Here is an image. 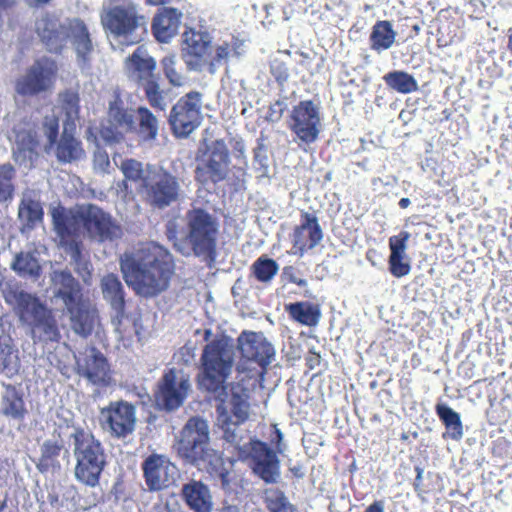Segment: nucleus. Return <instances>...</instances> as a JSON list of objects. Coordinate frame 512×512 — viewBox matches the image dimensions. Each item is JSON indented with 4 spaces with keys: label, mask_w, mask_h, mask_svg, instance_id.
Masks as SVG:
<instances>
[{
    "label": "nucleus",
    "mask_w": 512,
    "mask_h": 512,
    "mask_svg": "<svg viewBox=\"0 0 512 512\" xmlns=\"http://www.w3.org/2000/svg\"><path fill=\"white\" fill-rule=\"evenodd\" d=\"M142 470L150 491H159L170 486L177 473V467L167 457L159 454L148 456L142 463Z\"/></svg>",
    "instance_id": "obj_19"
},
{
    "label": "nucleus",
    "mask_w": 512,
    "mask_h": 512,
    "mask_svg": "<svg viewBox=\"0 0 512 512\" xmlns=\"http://www.w3.org/2000/svg\"><path fill=\"white\" fill-rule=\"evenodd\" d=\"M120 268L125 282L136 294L153 297L168 288L174 264L167 249L150 242L124 253Z\"/></svg>",
    "instance_id": "obj_1"
},
{
    "label": "nucleus",
    "mask_w": 512,
    "mask_h": 512,
    "mask_svg": "<svg viewBox=\"0 0 512 512\" xmlns=\"http://www.w3.org/2000/svg\"><path fill=\"white\" fill-rule=\"evenodd\" d=\"M11 139H14V160L25 167H32L38 146L34 124L28 121L19 122L13 127Z\"/></svg>",
    "instance_id": "obj_20"
},
{
    "label": "nucleus",
    "mask_w": 512,
    "mask_h": 512,
    "mask_svg": "<svg viewBox=\"0 0 512 512\" xmlns=\"http://www.w3.org/2000/svg\"><path fill=\"white\" fill-rule=\"evenodd\" d=\"M190 389V379L183 371L168 369L157 383L155 402L162 410L174 411L183 405Z\"/></svg>",
    "instance_id": "obj_12"
},
{
    "label": "nucleus",
    "mask_w": 512,
    "mask_h": 512,
    "mask_svg": "<svg viewBox=\"0 0 512 512\" xmlns=\"http://www.w3.org/2000/svg\"><path fill=\"white\" fill-rule=\"evenodd\" d=\"M60 244L70 256L71 261L79 265L82 257L81 241L78 238H66L60 239Z\"/></svg>",
    "instance_id": "obj_56"
},
{
    "label": "nucleus",
    "mask_w": 512,
    "mask_h": 512,
    "mask_svg": "<svg viewBox=\"0 0 512 512\" xmlns=\"http://www.w3.org/2000/svg\"><path fill=\"white\" fill-rule=\"evenodd\" d=\"M68 42L73 46L78 65L82 70L89 68L93 43L86 24L79 18L68 19Z\"/></svg>",
    "instance_id": "obj_25"
},
{
    "label": "nucleus",
    "mask_w": 512,
    "mask_h": 512,
    "mask_svg": "<svg viewBox=\"0 0 512 512\" xmlns=\"http://www.w3.org/2000/svg\"><path fill=\"white\" fill-rule=\"evenodd\" d=\"M202 94L191 91L180 97L172 106L168 123L177 138H187L202 122Z\"/></svg>",
    "instance_id": "obj_11"
},
{
    "label": "nucleus",
    "mask_w": 512,
    "mask_h": 512,
    "mask_svg": "<svg viewBox=\"0 0 512 512\" xmlns=\"http://www.w3.org/2000/svg\"><path fill=\"white\" fill-rule=\"evenodd\" d=\"M383 80L390 89L401 94H409L418 90V82L414 76L402 70L386 73Z\"/></svg>",
    "instance_id": "obj_40"
},
{
    "label": "nucleus",
    "mask_w": 512,
    "mask_h": 512,
    "mask_svg": "<svg viewBox=\"0 0 512 512\" xmlns=\"http://www.w3.org/2000/svg\"><path fill=\"white\" fill-rule=\"evenodd\" d=\"M42 131L48 140V147H52L58 138L59 120L54 111L45 115L42 122Z\"/></svg>",
    "instance_id": "obj_51"
},
{
    "label": "nucleus",
    "mask_w": 512,
    "mask_h": 512,
    "mask_svg": "<svg viewBox=\"0 0 512 512\" xmlns=\"http://www.w3.org/2000/svg\"><path fill=\"white\" fill-rule=\"evenodd\" d=\"M93 166L94 169L99 173H107L110 167V160L108 153L97 147L93 155Z\"/></svg>",
    "instance_id": "obj_60"
},
{
    "label": "nucleus",
    "mask_w": 512,
    "mask_h": 512,
    "mask_svg": "<svg viewBox=\"0 0 512 512\" xmlns=\"http://www.w3.org/2000/svg\"><path fill=\"white\" fill-rule=\"evenodd\" d=\"M2 294L20 325L30 331L34 343L60 340L61 334L53 310L36 293L29 292L18 284H6Z\"/></svg>",
    "instance_id": "obj_4"
},
{
    "label": "nucleus",
    "mask_w": 512,
    "mask_h": 512,
    "mask_svg": "<svg viewBox=\"0 0 512 512\" xmlns=\"http://www.w3.org/2000/svg\"><path fill=\"white\" fill-rule=\"evenodd\" d=\"M74 129L64 125L62 136L56 147V157L61 163H71L85 156L81 142L74 137Z\"/></svg>",
    "instance_id": "obj_32"
},
{
    "label": "nucleus",
    "mask_w": 512,
    "mask_h": 512,
    "mask_svg": "<svg viewBox=\"0 0 512 512\" xmlns=\"http://www.w3.org/2000/svg\"><path fill=\"white\" fill-rule=\"evenodd\" d=\"M239 455L247 454L250 459L252 471L265 483H276L280 477V461L277 452L260 440H251L236 449Z\"/></svg>",
    "instance_id": "obj_13"
},
{
    "label": "nucleus",
    "mask_w": 512,
    "mask_h": 512,
    "mask_svg": "<svg viewBox=\"0 0 512 512\" xmlns=\"http://www.w3.org/2000/svg\"><path fill=\"white\" fill-rule=\"evenodd\" d=\"M397 33L390 21H377L372 27L370 34L371 49L380 53L390 49L396 39Z\"/></svg>",
    "instance_id": "obj_38"
},
{
    "label": "nucleus",
    "mask_w": 512,
    "mask_h": 512,
    "mask_svg": "<svg viewBox=\"0 0 512 512\" xmlns=\"http://www.w3.org/2000/svg\"><path fill=\"white\" fill-rule=\"evenodd\" d=\"M231 162L228 147L223 139L213 140L205 145V151L197 160L195 179L202 185L224 181Z\"/></svg>",
    "instance_id": "obj_10"
},
{
    "label": "nucleus",
    "mask_w": 512,
    "mask_h": 512,
    "mask_svg": "<svg viewBox=\"0 0 512 512\" xmlns=\"http://www.w3.org/2000/svg\"><path fill=\"white\" fill-rule=\"evenodd\" d=\"M288 126L302 143H314L321 127L319 108L311 100L300 101L291 111Z\"/></svg>",
    "instance_id": "obj_15"
},
{
    "label": "nucleus",
    "mask_w": 512,
    "mask_h": 512,
    "mask_svg": "<svg viewBox=\"0 0 512 512\" xmlns=\"http://www.w3.org/2000/svg\"><path fill=\"white\" fill-rule=\"evenodd\" d=\"M15 176V168L10 163L0 165V203L13 199Z\"/></svg>",
    "instance_id": "obj_47"
},
{
    "label": "nucleus",
    "mask_w": 512,
    "mask_h": 512,
    "mask_svg": "<svg viewBox=\"0 0 512 512\" xmlns=\"http://www.w3.org/2000/svg\"><path fill=\"white\" fill-rule=\"evenodd\" d=\"M79 217L84 221V230L96 241H112L121 236V228L112 217L94 204L80 206Z\"/></svg>",
    "instance_id": "obj_16"
},
{
    "label": "nucleus",
    "mask_w": 512,
    "mask_h": 512,
    "mask_svg": "<svg viewBox=\"0 0 512 512\" xmlns=\"http://www.w3.org/2000/svg\"><path fill=\"white\" fill-rule=\"evenodd\" d=\"M285 309L293 320L305 326H316L321 318L319 306L308 301L290 303Z\"/></svg>",
    "instance_id": "obj_36"
},
{
    "label": "nucleus",
    "mask_w": 512,
    "mask_h": 512,
    "mask_svg": "<svg viewBox=\"0 0 512 512\" xmlns=\"http://www.w3.org/2000/svg\"><path fill=\"white\" fill-rule=\"evenodd\" d=\"M213 58L217 63L227 62L230 58H232L228 42H223L222 44L216 46L215 56Z\"/></svg>",
    "instance_id": "obj_64"
},
{
    "label": "nucleus",
    "mask_w": 512,
    "mask_h": 512,
    "mask_svg": "<svg viewBox=\"0 0 512 512\" xmlns=\"http://www.w3.org/2000/svg\"><path fill=\"white\" fill-rule=\"evenodd\" d=\"M267 507L270 512H294L293 505L282 492H276L269 496Z\"/></svg>",
    "instance_id": "obj_53"
},
{
    "label": "nucleus",
    "mask_w": 512,
    "mask_h": 512,
    "mask_svg": "<svg viewBox=\"0 0 512 512\" xmlns=\"http://www.w3.org/2000/svg\"><path fill=\"white\" fill-rule=\"evenodd\" d=\"M143 193L149 206L162 210L180 201L184 191L178 175L160 167L143 179Z\"/></svg>",
    "instance_id": "obj_9"
},
{
    "label": "nucleus",
    "mask_w": 512,
    "mask_h": 512,
    "mask_svg": "<svg viewBox=\"0 0 512 512\" xmlns=\"http://www.w3.org/2000/svg\"><path fill=\"white\" fill-rule=\"evenodd\" d=\"M120 169L127 180L136 182L145 178L142 163L135 159L123 160Z\"/></svg>",
    "instance_id": "obj_52"
},
{
    "label": "nucleus",
    "mask_w": 512,
    "mask_h": 512,
    "mask_svg": "<svg viewBox=\"0 0 512 512\" xmlns=\"http://www.w3.org/2000/svg\"><path fill=\"white\" fill-rule=\"evenodd\" d=\"M103 298L109 303L115 316L112 323L117 325L121 322L125 312V291L119 277L113 273L104 275L100 282Z\"/></svg>",
    "instance_id": "obj_28"
},
{
    "label": "nucleus",
    "mask_w": 512,
    "mask_h": 512,
    "mask_svg": "<svg viewBox=\"0 0 512 512\" xmlns=\"http://www.w3.org/2000/svg\"><path fill=\"white\" fill-rule=\"evenodd\" d=\"M73 332L83 338L92 334L98 321L97 311L90 308L83 300L76 305L65 308Z\"/></svg>",
    "instance_id": "obj_30"
},
{
    "label": "nucleus",
    "mask_w": 512,
    "mask_h": 512,
    "mask_svg": "<svg viewBox=\"0 0 512 512\" xmlns=\"http://www.w3.org/2000/svg\"><path fill=\"white\" fill-rule=\"evenodd\" d=\"M195 359V347L192 344H186L174 354V360L178 364L189 366Z\"/></svg>",
    "instance_id": "obj_59"
},
{
    "label": "nucleus",
    "mask_w": 512,
    "mask_h": 512,
    "mask_svg": "<svg viewBox=\"0 0 512 512\" xmlns=\"http://www.w3.org/2000/svg\"><path fill=\"white\" fill-rule=\"evenodd\" d=\"M182 13L175 8H163L153 19L152 30L155 38L167 43L177 32Z\"/></svg>",
    "instance_id": "obj_31"
},
{
    "label": "nucleus",
    "mask_w": 512,
    "mask_h": 512,
    "mask_svg": "<svg viewBox=\"0 0 512 512\" xmlns=\"http://www.w3.org/2000/svg\"><path fill=\"white\" fill-rule=\"evenodd\" d=\"M70 437L73 440V454L76 459V480L86 486L96 487L106 465V455L101 442L92 433L83 429H75Z\"/></svg>",
    "instance_id": "obj_6"
},
{
    "label": "nucleus",
    "mask_w": 512,
    "mask_h": 512,
    "mask_svg": "<svg viewBox=\"0 0 512 512\" xmlns=\"http://www.w3.org/2000/svg\"><path fill=\"white\" fill-rule=\"evenodd\" d=\"M237 342L242 357L257 363L262 368L275 360V347L262 332L243 331Z\"/></svg>",
    "instance_id": "obj_17"
},
{
    "label": "nucleus",
    "mask_w": 512,
    "mask_h": 512,
    "mask_svg": "<svg viewBox=\"0 0 512 512\" xmlns=\"http://www.w3.org/2000/svg\"><path fill=\"white\" fill-rule=\"evenodd\" d=\"M63 109L67 118L64 125H68V128L75 129V121L79 113L78 98L74 95L68 96L64 100Z\"/></svg>",
    "instance_id": "obj_55"
},
{
    "label": "nucleus",
    "mask_w": 512,
    "mask_h": 512,
    "mask_svg": "<svg viewBox=\"0 0 512 512\" xmlns=\"http://www.w3.org/2000/svg\"><path fill=\"white\" fill-rule=\"evenodd\" d=\"M287 109V102L285 99L277 100L273 104L270 105L269 110L267 112L266 119L269 122H278L284 111Z\"/></svg>",
    "instance_id": "obj_62"
},
{
    "label": "nucleus",
    "mask_w": 512,
    "mask_h": 512,
    "mask_svg": "<svg viewBox=\"0 0 512 512\" xmlns=\"http://www.w3.org/2000/svg\"><path fill=\"white\" fill-rule=\"evenodd\" d=\"M436 413L447 430L443 436H448L455 441L461 440L464 435V430L460 414L446 404H437Z\"/></svg>",
    "instance_id": "obj_39"
},
{
    "label": "nucleus",
    "mask_w": 512,
    "mask_h": 512,
    "mask_svg": "<svg viewBox=\"0 0 512 512\" xmlns=\"http://www.w3.org/2000/svg\"><path fill=\"white\" fill-rule=\"evenodd\" d=\"M138 127L136 131L138 135L145 141L155 140L158 135L159 121L157 117L144 106H140L136 110Z\"/></svg>",
    "instance_id": "obj_41"
},
{
    "label": "nucleus",
    "mask_w": 512,
    "mask_h": 512,
    "mask_svg": "<svg viewBox=\"0 0 512 512\" xmlns=\"http://www.w3.org/2000/svg\"><path fill=\"white\" fill-rule=\"evenodd\" d=\"M104 30L122 43L132 45L140 42L146 31V20L137 4L131 0L104 8L101 13Z\"/></svg>",
    "instance_id": "obj_7"
},
{
    "label": "nucleus",
    "mask_w": 512,
    "mask_h": 512,
    "mask_svg": "<svg viewBox=\"0 0 512 512\" xmlns=\"http://www.w3.org/2000/svg\"><path fill=\"white\" fill-rule=\"evenodd\" d=\"M293 245L298 249L300 256H303L304 253L309 250L308 249V239L306 237V232L302 230V225L300 224L295 228L293 233Z\"/></svg>",
    "instance_id": "obj_61"
},
{
    "label": "nucleus",
    "mask_w": 512,
    "mask_h": 512,
    "mask_svg": "<svg viewBox=\"0 0 512 512\" xmlns=\"http://www.w3.org/2000/svg\"><path fill=\"white\" fill-rule=\"evenodd\" d=\"M10 268L21 278L37 280L42 272L37 251H21L15 254Z\"/></svg>",
    "instance_id": "obj_33"
},
{
    "label": "nucleus",
    "mask_w": 512,
    "mask_h": 512,
    "mask_svg": "<svg viewBox=\"0 0 512 512\" xmlns=\"http://www.w3.org/2000/svg\"><path fill=\"white\" fill-rule=\"evenodd\" d=\"M180 496L193 512H212L213 497L209 487L201 481L189 480L182 485Z\"/></svg>",
    "instance_id": "obj_27"
},
{
    "label": "nucleus",
    "mask_w": 512,
    "mask_h": 512,
    "mask_svg": "<svg viewBox=\"0 0 512 512\" xmlns=\"http://www.w3.org/2000/svg\"><path fill=\"white\" fill-rule=\"evenodd\" d=\"M183 221L182 229H178L176 220L166 223L165 235L173 247L185 257L214 260L220 228L217 217L201 207H193L186 211Z\"/></svg>",
    "instance_id": "obj_2"
},
{
    "label": "nucleus",
    "mask_w": 512,
    "mask_h": 512,
    "mask_svg": "<svg viewBox=\"0 0 512 512\" xmlns=\"http://www.w3.org/2000/svg\"><path fill=\"white\" fill-rule=\"evenodd\" d=\"M270 73L281 89H283L290 76L286 63L277 58L273 59L270 62Z\"/></svg>",
    "instance_id": "obj_54"
},
{
    "label": "nucleus",
    "mask_w": 512,
    "mask_h": 512,
    "mask_svg": "<svg viewBox=\"0 0 512 512\" xmlns=\"http://www.w3.org/2000/svg\"><path fill=\"white\" fill-rule=\"evenodd\" d=\"M3 415L15 420H23L27 414L22 393L13 385H4L0 399Z\"/></svg>",
    "instance_id": "obj_34"
},
{
    "label": "nucleus",
    "mask_w": 512,
    "mask_h": 512,
    "mask_svg": "<svg viewBox=\"0 0 512 512\" xmlns=\"http://www.w3.org/2000/svg\"><path fill=\"white\" fill-rule=\"evenodd\" d=\"M177 454L186 462L206 470L227 494L232 491L229 471L221 454L210 447L208 422L200 417L190 418L175 445Z\"/></svg>",
    "instance_id": "obj_3"
},
{
    "label": "nucleus",
    "mask_w": 512,
    "mask_h": 512,
    "mask_svg": "<svg viewBox=\"0 0 512 512\" xmlns=\"http://www.w3.org/2000/svg\"><path fill=\"white\" fill-rule=\"evenodd\" d=\"M123 132L114 123L110 122L109 125L102 127L100 135L106 143H115L122 140Z\"/></svg>",
    "instance_id": "obj_58"
},
{
    "label": "nucleus",
    "mask_w": 512,
    "mask_h": 512,
    "mask_svg": "<svg viewBox=\"0 0 512 512\" xmlns=\"http://www.w3.org/2000/svg\"><path fill=\"white\" fill-rule=\"evenodd\" d=\"M68 19L61 22L54 16H45L36 23V30L45 44L47 50L52 53H60L68 43Z\"/></svg>",
    "instance_id": "obj_24"
},
{
    "label": "nucleus",
    "mask_w": 512,
    "mask_h": 512,
    "mask_svg": "<svg viewBox=\"0 0 512 512\" xmlns=\"http://www.w3.org/2000/svg\"><path fill=\"white\" fill-rule=\"evenodd\" d=\"M147 101L154 108L160 111H164L167 108L166 96L160 85L157 82L152 83L142 88Z\"/></svg>",
    "instance_id": "obj_49"
},
{
    "label": "nucleus",
    "mask_w": 512,
    "mask_h": 512,
    "mask_svg": "<svg viewBox=\"0 0 512 512\" xmlns=\"http://www.w3.org/2000/svg\"><path fill=\"white\" fill-rule=\"evenodd\" d=\"M18 219L24 229L31 230L42 222L43 208L41 203L28 193L23 194L18 207Z\"/></svg>",
    "instance_id": "obj_35"
},
{
    "label": "nucleus",
    "mask_w": 512,
    "mask_h": 512,
    "mask_svg": "<svg viewBox=\"0 0 512 512\" xmlns=\"http://www.w3.org/2000/svg\"><path fill=\"white\" fill-rule=\"evenodd\" d=\"M248 393L244 390H234L230 399V411L223 403L216 408V426L227 448L240 449L245 439L242 424L249 418L250 404ZM224 402V400H220Z\"/></svg>",
    "instance_id": "obj_8"
},
{
    "label": "nucleus",
    "mask_w": 512,
    "mask_h": 512,
    "mask_svg": "<svg viewBox=\"0 0 512 512\" xmlns=\"http://www.w3.org/2000/svg\"><path fill=\"white\" fill-rule=\"evenodd\" d=\"M52 74V69L38 60L17 79L15 90L22 96L38 95L50 87Z\"/></svg>",
    "instance_id": "obj_23"
},
{
    "label": "nucleus",
    "mask_w": 512,
    "mask_h": 512,
    "mask_svg": "<svg viewBox=\"0 0 512 512\" xmlns=\"http://www.w3.org/2000/svg\"><path fill=\"white\" fill-rule=\"evenodd\" d=\"M212 37L206 31L188 29L183 33V57L190 70L200 71L202 59L211 50Z\"/></svg>",
    "instance_id": "obj_21"
},
{
    "label": "nucleus",
    "mask_w": 512,
    "mask_h": 512,
    "mask_svg": "<svg viewBox=\"0 0 512 512\" xmlns=\"http://www.w3.org/2000/svg\"><path fill=\"white\" fill-rule=\"evenodd\" d=\"M388 263L390 273L396 278L404 277L411 271L407 255H389Z\"/></svg>",
    "instance_id": "obj_50"
},
{
    "label": "nucleus",
    "mask_w": 512,
    "mask_h": 512,
    "mask_svg": "<svg viewBox=\"0 0 512 512\" xmlns=\"http://www.w3.org/2000/svg\"><path fill=\"white\" fill-rule=\"evenodd\" d=\"M301 225L309 242L308 249H314L323 239V231L317 216L314 213L303 212L301 214Z\"/></svg>",
    "instance_id": "obj_45"
},
{
    "label": "nucleus",
    "mask_w": 512,
    "mask_h": 512,
    "mask_svg": "<svg viewBox=\"0 0 512 512\" xmlns=\"http://www.w3.org/2000/svg\"><path fill=\"white\" fill-rule=\"evenodd\" d=\"M80 206L75 211L54 208L52 211V220L54 230L60 239L78 238L84 232V221L79 217Z\"/></svg>",
    "instance_id": "obj_29"
},
{
    "label": "nucleus",
    "mask_w": 512,
    "mask_h": 512,
    "mask_svg": "<svg viewBox=\"0 0 512 512\" xmlns=\"http://www.w3.org/2000/svg\"><path fill=\"white\" fill-rule=\"evenodd\" d=\"M78 373L94 385H106L109 380V365L105 356L91 348L83 361H77Z\"/></svg>",
    "instance_id": "obj_26"
},
{
    "label": "nucleus",
    "mask_w": 512,
    "mask_h": 512,
    "mask_svg": "<svg viewBox=\"0 0 512 512\" xmlns=\"http://www.w3.org/2000/svg\"><path fill=\"white\" fill-rule=\"evenodd\" d=\"M136 420V408L126 401L111 402L101 409L99 415L103 430L119 439H124L134 432Z\"/></svg>",
    "instance_id": "obj_14"
},
{
    "label": "nucleus",
    "mask_w": 512,
    "mask_h": 512,
    "mask_svg": "<svg viewBox=\"0 0 512 512\" xmlns=\"http://www.w3.org/2000/svg\"><path fill=\"white\" fill-rule=\"evenodd\" d=\"M126 66L129 78L141 88L159 80L155 74L156 61L143 46L137 47L129 56Z\"/></svg>",
    "instance_id": "obj_22"
},
{
    "label": "nucleus",
    "mask_w": 512,
    "mask_h": 512,
    "mask_svg": "<svg viewBox=\"0 0 512 512\" xmlns=\"http://www.w3.org/2000/svg\"><path fill=\"white\" fill-rule=\"evenodd\" d=\"M49 291L55 303L60 301L66 308L83 300L80 282L67 269H54L49 274Z\"/></svg>",
    "instance_id": "obj_18"
},
{
    "label": "nucleus",
    "mask_w": 512,
    "mask_h": 512,
    "mask_svg": "<svg viewBox=\"0 0 512 512\" xmlns=\"http://www.w3.org/2000/svg\"><path fill=\"white\" fill-rule=\"evenodd\" d=\"M109 120L124 132L136 129L135 117L132 111L124 108L122 102L118 99L110 103Z\"/></svg>",
    "instance_id": "obj_43"
},
{
    "label": "nucleus",
    "mask_w": 512,
    "mask_h": 512,
    "mask_svg": "<svg viewBox=\"0 0 512 512\" xmlns=\"http://www.w3.org/2000/svg\"><path fill=\"white\" fill-rule=\"evenodd\" d=\"M177 58L175 55H166L161 60L163 73L169 83L173 86H182L185 83V77L176 69Z\"/></svg>",
    "instance_id": "obj_48"
},
{
    "label": "nucleus",
    "mask_w": 512,
    "mask_h": 512,
    "mask_svg": "<svg viewBox=\"0 0 512 512\" xmlns=\"http://www.w3.org/2000/svg\"><path fill=\"white\" fill-rule=\"evenodd\" d=\"M266 138L261 133L256 140V146L253 148V169L258 178H270V160L268 156V146Z\"/></svg>",
    "instance_id": "obj_44"
},
{
    "label": "nucleus",
    "mask_w": 512,
    "mask_h": 512,
    "mask_svg": "<svg viewBox=\"0 0 512 512\" xmlns=\"http://www.w3.org/2000/svg\"><path fill=\"white\" fill-rule=\"evenodd\" d=\"M255 278L262 283H269L279 271L278 263L265 255L260 256L251 266Z\"/></svg>",
    "instance_id": "obj_46"
},
{
    "label": "nucleus",
    "mask_w": 512,
    "mask_h": 512,
    "mask_svg": "<svg viewBox=\"0 0 512 512\" xmlns=\"http://www.w3.org/2000/svg\"><path fill=\"white\" fill-rule=\"evenodd\" d=\"M235 351L232 340L222 336L210 341L203 349V377L200 386L218 400L227 397L226 380L232 372Z\"/></svg>",
    "instance_id": "obj_5"
},
{
    "label": "nucleus",
    "mask_w": 512,
    "mask_h": 512,
    "mask_svg": "<svg viewBox=\"0 0 512 512\" xmlns=\"http://www.w3.org/2000/svg\"><path fill=\"white\" fill-rule=\"evenodd\" d=\"M410 238V233L401 231L399 234L389 238L390 255H407V242Z\"/></svg>",
    "instance_id": "obj_57"
},
{
    "label": "nucleus",
    "mask_w": 512,
    "mask_h": 512,
    "mask_svg": "<svg viewBox=\"0 0 512 512\" xmlns=\"http://www.w3.org/2000/svg\"><path fill=\"white\" fill-rule=\"evenodd\" d=\"M9 337L0 335V373L12 376L18 372L19 358L17 352L10 344Z\"/></svg>",
    "instance_id": "obj_42"
},
{
    "label": "nucleus",
    "mask_w": 512,
    "mask_h": 512,
    "mask_svg": "<svg viewBox=\"0 0 512 512\" xmlns=\"http://www.w3.org/2000/svg\"><path fill=\"white\" fill-rule=\"evenodd\" d=\"M63 448L64 444L61 439L55 437L46 439L40 446V457L36 464L38 470L44 473L50 469L59 468L58 458Z\"/></svg>",
    "instance_id": "obj_37"
},
{
    "label": "nucleus",
    "mask_w": 512,
    "mask_h": 512,
    "mask_svg": "<svg viewBox=\"0 0 512 512\" xmlns=\"http://www.w3.org/2000/svg\"><path fill=\"white\" fill-rule=\"evenodd\" d=\"M271 443L275 446V452L282 454L286 451L287 445L284 442V435L282 431L274 426V430L270 436Z\"/></svg>",
    "instance_id": "obj_63"
}]
</instances>
